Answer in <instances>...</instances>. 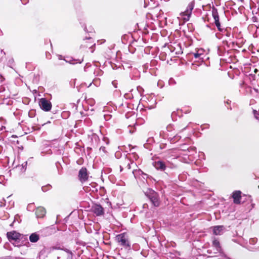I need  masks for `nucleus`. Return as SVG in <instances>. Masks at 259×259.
Segmentation results:
<instances>
[{
    "instance_id": "obj_36",
    "label": "nucleus",
    "mask_w": 259,
    "mask_h": 259,
    "mask_svg": "<svg viewBox=\"0 0 259 259\" xmlns=\"http://www.w3.org/2000/svg\"><path fill=\"white\" fill-rule=\"evenodd\" d=\"M257 239L256 238H252L249 239V243L250 244L254 245L257 242Z\"/></svg>"
},
{
    "instance_id": "obj_19",
    "label": "nucleus",
    "mask_w": 259,
    "mask_h": 259,
    "mask_svg": "<svg viewBox=\"0 0 259 259\" xmlns=\"http://www.w3.org/2000/svg\"><path fill=\"white\" fill-rule=\"evenodd\" d=\"M212 246L214 247L217 251L220 252L222 251V248L219 241L214 238L212 241Z\"/></svg>"
},
{
    "instance_id": "obj_37",
    "label": "nucleus",
    "mask_w": 259,
    "mask_h": 259,
    "mask_svg": "<svg viewBox=\"0 0 259 259\" xmlns=\"http://www.w3.org/2000/svg\"><path fill=\"white\" fill-rule=\"evenodd\" d=\"M168 84L170 85H174L176 84V81L173 78H170L168 80Z\"/></svg>"
},
{
    "instance_id": "obj_35",
    "label": "nucleus",
    "mask_w": 259,
    "mask_h": 259,
    "mask_svg": "<svg viewBox=\"0 0 259 259\" xmlns=\"http://www.w3.org/2000/svg\"><path fill=\"white\" fill-rule=\"evenodd\" d=\"M76 79H71L69 82V85L71 88H74L75 87Z\"/></svg>"
},
{
    "instance_id": "obj_16",
    "label": "nucleus",
    "mask_w": 259,
    "mask_h": 259,
    "mask_svg": "<svg viewBox=\"0 0 259 259\" xmlns=\"http://www.w3.org/2000/svg\"><path fill=\"white\" fill-rule=\"evenodd\" d=\"M46 213V210L43 207H38L36 209L35 214L37 218H42Z\"/></svg>"
},
{
    "instance_id": "obj_31",
    "label": "nucleus",
    "mask_w": 259,
    "mask_h": 259,
    "mask_svg": "<svg viewBox=\"0 0 259 259\" xmlns=\"http://www.w3.org/2000/svg\"><path fill=\"white\" fill-rule=\"evenodd\" d=\"M52 186L50 184H48L46 186H44L41 187V190L43 192H47L49 190L51 189Z\"/></svg>"
},
{
    "instance_id": "obj_63",
    "label": "nucleus",
    "mask_w": 259,
    "mask_h": 259,
    "mask_svg": "<svg viewBox=\"0 0 259 259\" xmlns=\"http://www.w3.org/2000/svg\"><path fill=\"white\" fill-rule=\"evenodd\" d=\"M4 120V119L2 117H0V121Z\"/></svg>"
},
{
    "instance_id": "obj_51",
    "label": "nucleus",
    "mask_w": 259,
    "mask_h": 259,
    "mask_svg": "<svg viewBox=\"0 0 259 259\" xmlns=\"http://www.w3.org/2000/svg\"><path fill=\"white\" fill-rule=\"evenodd\" d=\"M149 51H150V50L149 48H146L144 49V52L147 54H149Z\"/></svg>"
},
{
    "instance_id": "obj_41",
    "label": "nucleus",
    "mask_w": 259,
    "mask_h": 259,
    "mask_svg": "<svg viewBox=\"0 0 259 259\" xmlns=\"http://www.w3.org/2000/svg\"><path fill=\"white\" fill-rule=\"evenodd\" d=\"M202 55V54L199 53L198 52L193 53V55L196 59L199 58Z\"/></svg>"
},
{
    "instance_id": "obj_60",
    "label": "nucleus",
    "mask_w": 259,
    "mask_h": 259,
    "mask_svg": "<svg viewBox=\"0 0 259 259\" xmlns=\"http://www.w3.org/2000/svg\"><path fill=\"white\" fill-rule=\"evenodd\" d=\"M16 168H18V169L20 170V172H22V167H16Z\"/></svg>"
},
{
    "instance_id": "obj_53",
    "label": "nucleus",
    "mask_w": 259,
    "mask_h": 259,
    "mask_svg": "<svg viewBox=\"0 0 259 259\" xmlns=\"http://www.w3.org/2000/svg\"><path fill=\"white\" fill-rule=\"evenodd\" d=\"M3 200L4 201L5 203H3L2 202H0V207H3L5 205L6 200L5 199H3Z\"/></svg>"
},
{
    "instance_id": "obj_47",
    "label": "nucleus",
    "mask_w": 259,
    "mask_h": 259,
    "mask_svg": "<svg viewBox=\"0 0 259 259\" xmlns=\"http://www.w3.org/2000/svg\"><path fill=\"white\" fill-rule=\"evenodd\" d=\"M157 85L160 88H162L163 87V84H162V82L158 81L157 82Z\"/></svg>"
},
{
    "instance_id": "obj_21",
    "label": "nucleus",
    "mask_w": 259,
    "mask_h": 259,
    "mask_svg": "<svg viewBox=\"0 0 259 259\" xmlns=\"http://www.w3.org/2000/svg\"><path fill=\"white\" fill-rule=\"evenodd\" d=\"M196 153V148L195 147H189L187 149V152L185 155L188 156L193 155Z\"/></svg>"
},
{
    "instance_id": "obj_11",
    "label": "nucleus",
    "mask_w": 259,
    "mask_h": 259,
    "mask_svg": "<svg viewBox=\"0 0 259 259\" xmlns=\"http://www.w3.org/2000/svg\"><path fill=\"white\" fill-rule=\"evenodd\" d=\"M133 174L134 177L136 178L137 177L141 176L142 178L147 181L148 179H152V177L148 175L147 174L144 173L141 169H134L133 170Z\"/></svg>"
},
{
    "instance_id": "obj_27",
    "label": "nucleus",
    "mask_w": 259,
    "mask_h": 259,
    "mask_svg": "<svg viewBox=\"0 0 259 259\" xmlns=\"http://www.w3.org/2000/svg\"><path fill=\"white\" fill-rule=\"evenodd\" d=\"M27 165V162L25 161L21 165H18L16 166V167H22V172H24L26 169V167Z\"/></svg>"
},
{
    "instance_id": "obj_20",
    "label": "nucleus",
    "mask_w": 259,
    "mask_h": 259,
    "mask_svg": "<svg viewBox=\"0 0 259 259\" xmlns=\"http://www.w3.org/2000/svg\"><path fill=\"white\" fill-rule=\"evenodd\" d=\"M124 162L126 163L125 168H127V169H130L131 168V165L135 164L134 161H132L130 159V157L127 156L124 157Z\"/></svg>"
},
{
    "instance_id": "obj_24",
    "label": "nucleus",
    "mask_w": 259,
    "mask_h": 259,
    "mask_svg": "<svg viewBox=\"0 0 259 259\" xmlns=\"http://www.w3.org/2000/svg\"><path fill=\"white\" fill-rule=\"evenodd\" d=\"M65 249H68L67 248H65L63 245L60 244L57 245L55 246H53L50 247V251H53L54 250H61L65 251Z\"/></svg>"
},
{
    "instance_id": "obj_5",
    "label": "nucleus",
    "mask_w": 259,
    "mask_h": 259,
    "mask_svg": "<svg viewBox=\"0 0 259 259\" xmlns=\"http://www.w3.org/2000/svg\"><path fill=\"white\" fill-rule=\"evenodd\" d=\"M194 6L195 3L194 1L190 2L187 6L186 10L181 13V16L185 21H187L189 20Z\"/></svg>"
},
{
    "instance_id": "obj_7",
    "label": "nucleus",
    "mask_w": 259,
    "mask_h": 259,
    "mask_svg": "<svg viewBox=\"0 0 259 259\" xmlns=\"http://www.w3.org/2000/svg\"><path fill=\"white\" fill-rule=\"evenodd\" d=\"M212 16L214 20V24L215 26L217 27L218 30L221 32L222 31L224 27L221 26V23L220 22V17L218 10L214 6H213L212 8Z\"/></svg>"
},
{
    "instance_id": "obj_25",
    "label": "nucleus",
    "mask_w": 259,
    "mask_h": 259,
    "mask_svg": "<svg viewBox=\"0 0 259 259\" xmlns=\"http://www.w3.org/2000/svg\"><path fill=\"white\" fill-rule=\"evenodd\" d=\"M56 168L58 170V174L61 175L62 174V166L59 161H57L55 163Z\"/></svg>"
},
{
    "instance_id": "obj_44",
    "label": "nucleus",
    "mask_w": 259,
    "mask_h": 259,
    "mask_svg": "<svg viewBox=\"0 0 259 259\" xmlns=\"http://www.w3.org/2000/svg\"><path fill=\"white\" fill-rule=\"evenodd\" d=\"M46 58H48V59H50L51 58V55L49 52H46Z\"/></svg>"
},
{
    "instance_id": "obj_43",
    "label": "nucleus",
    "mask_w": 259,
    "mask_h": 259,
    "mask_svg": "<svg viewBox=\"0 0 259 259\" xmlns=\"http://www.w3.org/2000/svg\"><path fill=\"white\" fill-rule=\"evenodd\" d=\"M187 148L188 147L186 145H183L181 146V149L186 152Z\"/></svg>"
},
{
    "instance_id": "obj_55",
    "label": "nucleus",
    "mask_w": 259,
    "mask_h": 259,
    "mask_svg": "<svg viewBox=\"0 0 259 259\" xmlns=\"http://www.w3.org/2000/svg\"><path fill=\"white\" fill-rule=\"evenodd\" d=\"M105 149L106 148H105V147L102 146V147H100V150H102L103 152H105Z\"/></svg>"
},
{
    "instance_id": "obj_59",
    "label": "nucleus",
    "mask_w": 259,
    "mask_h": 259,
    "mask_svg": "<svg viewBox=\"0 0 259 259\" xmlns=\"http://www.w3.org/2000/svg\"><path fill=\"white\" fill-rule=\"evenodd\" d=\"M231 102V101L230 100H228L226 102V103L227 104H230Z\"/></svg>"
},
{
    "instance_id": "obj_13",
    "label": "nucleus",
    "mask_w": 259,
    "mask_h": 259,
    "mask_svg": "<svg viewBox=\"0 0 259 259\" xmlns=\"http://www.w3.org/2000/svg\"><path fill=\"white\" fill-rule=\"evenodd\" d=\"M232 197L233 199V202L235 204H240L241 199V192L240 191H235L233 192Z\"/></svg>"
},
{
    "instance_id": "obj_17",
    "label": "nucleus",
    "mask_w": 259,
    "mask_h": 259,
    "mask_svg": "<svg viewBox=\"0 0 259 259\" xmlns=\"http://www.w3.org/2000/svg\"><path fill=\"white\" fill-rule=\"evenodd\" d=\"M166 131L168 133H169L167 134V136L169 137V136H173L174 135L176 134V133L177 132L176 131L175 128L174 127V125L172 124H169L166 126Z\"/></svg>"
},
{
    "instance_id": "obj_18",
    "label": "nucleus",
    "mask_w": 259,
    "mask_h": 259,
    "mask_svg": "<svg viewBox=\"0 0 259 259\" xmlns=\"http://www.w3.org/2000/svg\"><path fill=\"white\" fill-rule=\"evenodd\" d=\"M39 235L36 232L33 233L29 236V239L31 242L36 243L39 240Z\"/></svg>"
},
{
    "instance_id": "obj_57",
    "label": "nucleus",
    "mask_w": 259,
    "mask_h": 259,
    "mask_svg": "<svg viewBox=\"0 0 259 259\" xmlns=\"http://www.w3.org/2000/svg\"><path fill=\"white\" fill-rule=\"evenodd\" d=\"M123 166L122 165H120V171H122L123 170Z\"/></svg>"
},
{
    "instance_id": "obj_61",
    "label": "nucleus",
    "mask_w": 259,
    "mask_h": 259,
    "mask_svg": "<svg viewBox=\"0 0 259 259\" xmlns=\"http://www.w3.org/2000/svg\"><path fill=\"white\" fill-rule=\"evenodd\" d=\"M95 44H94V45H93L90 47V48L92 49L93 48V47H95Z\"/></svg>"
},
{
    "instance_id": "obj_15",
    "label": "nucleus",
    "mask_w": 259,
    "mask_h": 259,
    "mask_svg": "<svg viewBox=\"0 0 259 259\" xmlns=\"http://www.w3.org/2000/svg\"><path fill=\"white\" fill-rule=\"evenodd\" d=\"M66 62L70 64L75 65L77 64H81L83 61V57L79 59H75L72 57L68 58V60H65Z\"/></svg>"
},
{
    "instance_id": "obj_45",
    "label": "nucleus",
    "mask_w": 259,
    "mask_h": 259,
    "mask_svg": "<svg viewBox=\"0 0 259 259\" xmlns=\"http://www.w3.org/2000/svg\"><path fill=\"white\" fill-rule=\"evenodd\" d=\"M251 19L253 22H257V20H258L256 16H253L252 17Z\"/></svg>"
},
{
    "instance_id": "obj_3",
    "label": "nucleus",
    "mask_w": 259,
    "mask_h": 259,
    "mask_svg": "<svg viewBox=\"0 0 259 259\" xmlns=\"http://www.w3.org/2000/svg\"><path fill=\"white\" fill-rule=\"evenodd\" d=\"M115 240L119 243L120 245L123 246L124 248L130 249L131 244L126 233H123L117 235L115 237Z\"/></svg>"
},
{
    "instance_id": "obj_23",
    "label": "nucleus",
    "mask_w": 259,
    "mask_h": 259,
    "mask_svg": "<svg viewBox=\"0 0 259 259\" xmlns=\"http://www.w3.org/2000/svg\"><path fill=\"white\" fill-rule=\"evenodd\" d=\"M132 37L131 34H125L121 36V41L123 44H126L127 43L128 39Z\"/></svg>"
},
{
    "instance_id": "obj_32",
    "label": "nucleus",
    "mask_w": 259,
    "mask_h": 259,
    "mask_svg": "<svg viewBox=\"0 0 259 259\" xmlns=\"http://www.w3.org/2000/svg\"><path fill=\"white\" fill-rule=\"evenodd\" d=\"M154 142V140L153 139V137H150L147 140V143L146 144H144V147L146 148H147V147H146V145H148V144H151L152 143H153V142Z\"/></svg>"
},
{
    "instance_id": "obj_64",
    "label": "nucleus",
    "mask_w": 259,
    "mask_h": 259,
    "mask_svg": "<svg viewBox=\"0 0 259 259\" xmlns=\"http://www.w3.org/2000/svg\"><path fill=\"white\" fill-rule=\"evenodd\" d=\"M87 150H88V151H89V150H92V148H89V147H88V148H87Z\"/></svg>"
},
{
    "instance_id": "obj_39",
    "label": "nucleus",
    "mask_w": 259,
    "mask_h": 259,
    "mask_svg": "<svg viewBox=\"0 0 259 259\" xmlns=\"http://www.w3.org/2000/svg\"><path fill=\"white\" fill-rule=\"evenodd\" d=\"M209 128V124H203L201 126V128L202 130H204L205 129H208Z\"/></svg>"
},
{
    "instance_id": "obj_9",
    "label": "nucleus",
    "mask_w": 259,
    "mask_h": 259,
    "mask_svg": "<svg viewBox=\"0 0 259 259\" xmlns=\"http://www.w3.org/2000/svg\"><path fill=\"white\" fill-rule=\"evenodd\" d=\"M78 178L80 182H84L88 179V174L85 167H81L78 172Z\"/></svg>"
},
{
    "instance_id": "obj_28",
    "label": "nucleus",
    "mask_w": 259,
    "mask_h": 259,
    "mask_svg": "<svg viewBox=\"0 0 259 259\" xmlns=\"http://www.w3.org/2000/svg\"><path fill=\"white\" fill-rule=\"evenodd\" d=\"M125 156L130 157L131 160V158H132L135 159V160H137L139 158L138 154L135 152L132 153V154H129L128 155H126Z\"/></svg>"
},
{
    "instance_id": "obj_34",
    "label": "nucleus",
    "mask_w": 259,
    "mask_h": 259,
    "mask_svg": "<svg viewBox=\"0 0 259 259\" xmlns=\"http://www.w3.org/2000/svg\"><path fill=\"white\" fill-rule=\"evenodd\" d=\"M36 115V112H35V110H30L29 111V112H28V116L30 118H33L34 117H35Z\"/></svg>"
},
{
    "instance_id": "obj_54",
    "label": "nucleus",
    "mask_w": 259,
    "mask_h": 259,
    "mask_svg": "<svg viewBox=\"0 0 259 259\" xmlns=\"http://www.w3.org/2000/svg\"><path fill=\"white\" fill-rule=\"evenodd\" d=\"M122 165L125 167V166H126V163L124 162V158H122Z\"/></svg>"
},
{
    "instance_id": "obj_40",
    "label": "nucleus",
    "mask_w": 259,
    "mask_h": 259,
    "mask_svg": "<svg viewBox=\"0 0 259 259\" xmlns=\"http://www.w3.org/2000/svg\"><path fill=\"white\" fill-rule=\"evenodd\" d=\"M104 117L105 120L108 121L111 119L112 116L110 114H105Z\"/></svg>"
},
{
    "instance_id": "obj_6",
    "label": "nucleus",
    "mask_w": 259,
    "mask_h": 259,
    "mask_svg": "<svg viewBox=\"0 0 259 259\" xmlns=\"http://www.w3.org/2000/svg\"><path fill=\"white\" fill-rule=\"evenodd\" d=\"M39 106L43 111L48 112L51 110L52 108L51 102L46 98H41L39 100Z\"/></svg>"
},
{
    "instance_id": "obj_56",
    "label": "nucleus",
    "mask_w": 259,
    "mask_h": 259,
    "mask_svg": "<svg viewBox=\"0 0 259 259\" xmlns=\"http://www.w3.org/2000/svg\"><path fill=\"white\" fill-rule=\"evenodd\" d=\"M87 39H88V40H91V39H92V38L91 37H90V36H89V37L86 36V37H85V38H84V40H87Z\"/></svg>"
},
{
    "instance_id": "obj_46",
    "label": "nucleus",
    "mask_w": 259,
    "mask_h": 259,
    "mask_svg": "<svg viewBox=\"0 0 259 259\" xmlns=\"http://www.w3.org/2000/svg\"><path fill=\"white\" fill-rule=\"evenodd\" d=\"M176 116V113L175 112H173L172 113H171V117L172 118V119L173 120H175V119H174V117L175 116Z\"/></svg>"
},
{
    "instance_id": "obj_2",
    "label": "nucleus",
    "mask_w": 259,
    "mask_h": 259,
    "mask_svg": "<svg viewBox=\"0 0 259 259\" xmlns=\"http://www.w3.org/2000/svg\"><path fill=\"white\" fill-rule=\"evenodd\" d=\"M145 194L154 207H158L159 206L160 201L157 192L152 189H148L145 192Z\"/></svg>"
},
{
    "instance_id": "obj_58",
    "label": "nucleus",
    "mask_w": 259,
    "mask_h": 259,
    "mask_svg": "<svg viewBox=\"0 0 259 259\" xmlns=\"http://www.w3.org/2000/svg\"><path fill=\"white\" fill-rule=\"evenodd\" d=\"M5 128H6V127H5V126H4V125H2V126H1V128H0V130H1V131H3V130H4V129H5Z\"/></svg>"
},
{
    "instance_id": "obj_48",
    "label": "nucleus",
    "mask_w": 259,
    "mask_h": 259,
    "mask_svg": "<svg viewBox=\"0 0 259 259\" xmlns=\"http://www.w3.org/2000/svg\"><path fill=\"white\" fill-rule=\"evenodd\" d=\"M21 1L23 5H26L28 3L29 0H21Z\"/></svg>"
},
{
    "instance_id": "obj_33",
    "label": "nucleus",
    "mask_w": 259,
    "mask_h": 259,
    "mask_svg": "<svg viewBox=\"0 0 259 259\" xmlns=\"http://www.w3.org/2000/svg\"><path fill=\"white\" fill-rule=\"evenodd\" d=\"M79 23H80V25H81V27L82 28H83V29H84V31H85L86 32H88V33L92 32L91 30L88 31L87 30V28L86 27L85 24L84 22L80 21Z\"/></svg>"
},
{
    "instance_id": "obj_8",
    "label": "nucleus",
    "mask_w": 259,
    "mask_h": 259,
    "mask_svg": "<svg viewBox=\"0 0 259 259\" xmlns=\"http://www.w3.org/2000/svg\"><path fill=\"white\" fill-rule=\"evenodd\" d=\"M91 211L97 216H101L104 214V209L100 204L94 203L91 207Z\"/></svg>"
},
{
    "instance_id": "obj_14",
    "label": "nucleus",
    "mask_w": 259,
    "mask_h": 259,
    "mask_svg": "<svg viewBox=\"0 0 259 259\" xmlns=\"http://www.w3.org/2000/svg\"><path fill=\"white\" fill-rule=\"evenodd\" d=\"M225 227L223 226H215L212 228L213 234L221 235L223 233Z\"/></svg>"
},
{
    "instance_id": "obj_10",
    "label": "nucleus",
    "mask_w": 259,
    "mask_h": 259,
    "mask_svg": "<svg viewBox=\"0 0 259 259\" xmlns=\"http://www.w3.org/2000/svg\"><path fill=\"white\" fill-rule=\"evenodd\" d=\"M169 49L171 52H175V54L177 55H180L183 53L182 46L180 43H174L173 46H171Z\"/></svg>"
},
{
    "instance_id": "obj_62",
    "label": "nucleus",
    "mask_w": 259,
    "mask_h": 259,
    "mask_svg": "<svg viewBox=\"0 0 259 259\" xmlns=\"http://www.w3.org/2000/svg\"><path fill=\"white\" fill-rule=\"evenodd\" d=\"M76 88H77V91H78V92H80V90H79V87L77 86V87H76Z\"/></svg>"
},
{
    "instance_id": "obj_12",
    "label": "nucleus",
    "mask_w": 259,
    "mask_h": 259,
    "mask_svg": "<svg viewBox=\"0 0 259 259\" xmlns=\"http://www.w3.org/2000/svg\"><path fill=\"white\" fill-rule=\"evenodd\" d=\"M220 32L222 35L227 36L229 40H232V39L234 37L233 34L232 32V29L230 27H224Z\"/></svg>"
},
{
    "instance_id": "obj_22",
    "label": "nucleus",
    "mask_w": 259,
    "mask_h": 259,
    "mask_svg": "<svg viewBox=\"0 0 259 259\" xmlns=\"http://www.w3.org/2000/svg\"><path fill=\"white\" fill-rule=\"evenodd\" d=\"M181 136L178 135V134L176 133V134L174 135L173 136H169L168 137V139L170 140V142L171 143H175L177 141H178L181 139Z\"/></svg>"
},
{
    "instance_id": "obj_52",
    "label": "nucleus",
    "mask_w": 259,
    "mask_h": 259,
    "mask_svg": "<svg viewBox=\"0 0 259 259\" xmlns=\"http://www.w3.org/2000/svg\"><path fill=\"white\" fill-rule=\"evenodd\" d=\"M89 66H91V65H89V63H87L85 65V66L84 67V70L85 71H87V68L89 67Z\"/></svg>"
},
{
    "instance_id": "obj_42",
    "label": "nucleus",
    "mask_w": 259,
    "mask_h": 259,
    "mask_svg": "<svg viewBox=\"0 0 259 259\" xmlns=\"http://www.w3.org/2000/svg\"><path fill=\"white\" fill-rule=\"evenodd\" d=\"M112 85H113V87L115 88H117V84H118V83H117V81L115 80H113L112 81Z\"/></svg>"
},
{
    "instance_id": "obj_1",
    "label": "nucleus",
    "mask_w": 259,
    "mask_h": 259,
    "mask_svg": "<svg viewBox=\"0 0 259 259\" xmlns=\"http://www.w3.org/2000/svg\"><path fill=\"white\" fill-rule=\"evenodd\" d=\"M7 237L10 242H12V241L15 242L13 244L15 246H21V245L19 244L18 243H19L20 240L23 239V238L24 239L27 241V237L26 236H24L23 235L15 231L7 232Z\"/></svg>"
},
{
    "instance_id": "obj_49",
    "label": "nucleus",
    "mask_w": 259,
    "mask_h": 259,
    "mask_svg": "<svg viewBox=\"0 0 259 259\" xmlns=\"http://www.w3.org/2000/svg\"><path fill=\"white\" fill-rule=\"evenodd\" d=\"M221 33L220 32V33H217L215 34V36L217 38H218L219 39H221L222 37H221Z\"/></svg>"
},
{
    "instance_id": "obj_38",
    "label": "nucleus",
    "mask_w": 259,
    "mask_h": 259,
    "mask_svg": "<svg viewBox=\"0 0 259 259\" xmlns=\"http://www.w3.org/2000/svg\"><path fill=\"white\" fill-rule=\"evenodd\" d=\"M253 113L255 118L259 121V113L256 110H253Z\"/></svg>"
},
{
    "instance_id": "obj_26",
    "label": "nucleus",
    "mask_w": 259,
    "mask_h": 259,
    "mask_svg": "<svg viewBox=\"0 0 259 259\" xmlns=\"http://www.w3.org/2000/svg\"><path fill=\"white\" fill-rule=\"evenodd\" d=\"M95 76H102L103 74V71L99 68H96L94 72Z\"/></svg>"
},
{
    "instance_id": "obj_30",
    "label": "nucleus",
    "mask_w": 259,
    "mask_h": 259,
    "mask_svg": "<svg viewBox=\"0 0 259 259\" xmlns=\"http://www.w3.org/2000/svg\"><path fill=\"white\" fill-rule=\"evenodd\" d=\"M65 252L68 253L67 259H73V254L72 252L69 249H65Z\"/></svg>"
},
{
    "instance_id": "obj_29",
    "label": "nucleus",
    "mask_w": 259,
    "mask_h": 259,
    "mask_svg": "<svg viewBox=\"0 0 259 259\" xmlns=\"http://www.w3.org/2000/svg\"><path fill=\"white\" fill-rule=\"evenodd\" d=\"M92 83H94L95 84V85H96V87H98L100 85V80L99 78H95L94 79L92 82L89 85V87L91 86L92 85Z\"/></svg>"
},
{
    "instance_id": "obj_4",
    "label": "nucleus",
    "mask_w": 259,
    "mask_h": 259,
    "mask_svg": "<svg viewBox=\"0 0 259 259\" xmlns=\"http://www.w3.org/2000/svg\"><path fill=\"white\" fill-rule=\"evenodd\" d=\"M154 167L158 170L164 171L166 175L170 172L169 164L162 160H158L153 162Z\"/></svg>"
},
{
    "instance_id": "obj_50",
    "label": "nucleus",
    "mask_w": 259,
    "mask_h": 259,
    "mask_svg": "<svg viewBox=\"0 0 259 259\" xmlns=\"http://www.w3.org/2000/svg\"><path fill=\"white\" fill-rule=\"evenodd\" d=\"M32 205L31 204H28V205L27 206V209L29 211H31V208Z\"/></svg>"
}]
</instances>
